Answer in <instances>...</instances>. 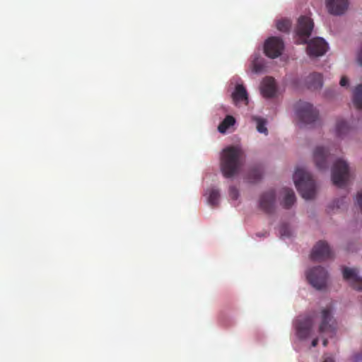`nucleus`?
I'll list each match as a JSON object with an SVG mask.
<instances>
[{"instance_id": "f257e3e1", "label": "nucleus", "mask_w": 362, "mask_h": 362, "mask_svg": "<svg viewBox=\"0 0 362 362\" xmlns=\"http://www.w3.org/2000/svg\"><path fill=\"white\" fill-rule=\"evenodd\" d=\"M244 152L238 146H228L223 150L221 158V170L224 177L235 175L244 161Z\"/></svg>"}, {"instance_id": "f03ea898", "label": "nucleus", "mask_w": 362, "mask_h": 362, "mask_svg": "<svg viewBox=\"0 0 362 362\" xmlns=\"http://www.w3.org/2000/svg\"><path fill=\"white\" fill-rule=\"evenodd\" d=\"M293 181L303 198L310 199L315 197L316 185L310 173L303 168H297L293 174Z\"/></svg>"}, {"instance_id": "7ed1b4c3", "label": "nucleus", "mask_w": 362, "mask_h": 362, "mask_svg": "<svg viewBox=\"0 0 362 362\" xmlns=\"http://www.w3.org/2000/svg\"><path fill=\"white\" fill-rule=\"evenodd\" d=\"M296 115L299 120L305 124H314L318 119L319 112L309 103L300 101L296 105Z\"/></svg>"}, {"instance_id": "20e7f679", "label": "nucleus", "mask_w": 362, "mask_h": 362, "mask_svg": "<svg viewBox=\"0 0 362 362\" xmlns=\"http://www.w3.org/2000/svg\"><path fill=\"white\" fill-rule=\"evenodd\" d=\"M349 179V165L342 160H337L332 168V180L334 185L341 187Z\"/></svg>"}, {"instance_id": "39448f33", "label": "nucleus", "mask_w": 362, "mask_h": 362, "mask_svg": "<svg viewBox=\"0 0 362 362\" xmlns=\"http://www.w3.org/2000/svg\"><path fill=\"white\" fill-rule=\"evenodd\" d=\"M307 279L316 289L321 290L326 287L327 272L322 267H315L307 272Z\"/></svg>"}, {"instance_id": "423d86ee", "label": "nucleus", "mask_w": 362, "mask_h": 362, "mask_svg": "<svg viewBox=\"0 0 362 362\" xmlns=\"http://www.w3.org/2000/svg\"><path fill=\"white\" fill-rule=\"evenodd\" d=\"M321 318L319 332L327 334L330 337H333L336 333L337 322L332 315L331 308H324L321 313Z\"/></svg>"}, {"instance_id": "0eeeda50", "label": "nucleus", "mask_w": 362, "mask_h": 362, "mask_svg": "<svg viewBox=\"0 0 362 362\" xmlns=\"http://www.w3.org/2000/svg\"><path fill=\"white\" fill-rule=\"evenodd\" d=\"M284 48V44L280 37H271L266 40L264 51L268 57L275 59L281 54Z\"/></svg>"}, {"instance_id": "6e6552de", "label": "nucleus", "mask_w": 362, "mask_h": 362, "mask_svg": "<svg viewBox=\"0 0 362 362\" xmlns=\"http://www.w3.org/2000/svg\"><path fill=\"white\" fill-rule=\"evenodd\" d=\"M334 256L329 245L326 241L320 240L313 247L310 258L313 261H323L332 258Z\"/></svg>"}, {"instance_id": "1a4fd4ad", "label": "nucleus", "mask_w": 362, "mask_h": 362, "mask_svg": "<svg viewBox=\"0 0 362 362\" xmlns=\"http://www.w3.org/2000/svg\"><path fill=\"white\" fill-rule=\"evenodd\" d=\"M313 26L314 23L309 17L300 16L298 18L296 33L303 43L307 42V39L310 36Z\"/></svg>"}, {"instance_id": "9d476101", "label": "nucleus", "mask_w": 362, "mask_h": 362, "mask_svg": "<svg viewBox=\"0 0 362 362\" xmlns=\"http://www.w3.org/2000/svg\"><path fill=\"white\" fill-rule=\"evenodd\" d=\"M332 158V155L327 149L322 146H317L313 152V160L316 167L320 170L328 168V164Z\"/></svg>"}, {"instance_id": "9b49d317", "label": "nucleus", "mask_w": 362, "mask_h": 362, "mask_svg": "<svg viewBox=\"0 0 362 362\" xmlns=\"http://www.w3.org/2000/svg\"><path fill=\"white\" fill-rule=\"evenodd\" d=\"M328 45L322 37H316L308 42L307 52L310 57H320L327 51Z\"/></svg>"}, {"instance_id": "f8f14e48", "label": "nucleus", "mask_w": 362, "mask_h": 362, "mask_svg": "<svg viewBox=\"0 0 362 362\" xmlns=\"http://www.w3.org/2000/svg\"><path fill=\"white\" fill-rule=\"evenodd\" d=\"M313 320L310 316L298 319L296 322V334L298 338L304 339L311 335Z\"/></svg>"}, {"instance_id": "ddd939ff", "label": "nucleus", "mask_w": 362, "mask_h": 362, "mask_svg": "<svg viewBox=\"0 0 362 362\" xmlns=\"http://www.w3.org/2000/svg\"><path fill=\"white\" fill-rule=\"evenodd\" d=\"M343 277L350 283L353 288L362 291V278L358 276L356 269L344 267Z\"/></svg>"}, {"instance_id": "4468645a", "label": "nucleus", "mask_w": 362, "mask_h": 362, "mask_svg": "<svg viewBox=\"0 0 362 362\" xmlns=\"http://www.w3.org/2000/svg\"><path fill=\"white\" fill-rule=\"evenodd\" d=\"M276 194L274 190L264 192L260 197L259 206L267 214H272L274 210Z\"/></svg>"}, {"instance_id": "2eb2a0df", "label": "nucleus", "mask_w": 362, "mask_h": 362, "mask_svg": "<svg viewBox=\"0 0 362 362\" xmlns=\"http://www.w3.org/2000/svg\"><path fill=\"white\" fill-rule=\"evenodd\" d=\"M329 12L333 15H341L347 9L349 0H326Z\"/></svg>"}, {"instance_id": "dca6fc26", "label": "nucleus", "mask_w": 362, "mask_h": 362, "mask_svg": "<svg viewBox=\"0 0 362 362\" xmlns=\"http://www.w3.org/2000/svg\"><path fill=\"white\" fill-rule=\"evenodd\" d=\"M261 93L267 98H273L276 93L275 81L272 77H266L261 84Z\"/></svg>"}, {"instance_id": "f3484780", "label": "nucleus", "mask_w": 362, "mask_h": 362, "mask_svg": "<svg viewBox=\"0 0 362 362\" xmlns=\"http://www.w3.org/2000/svg\"><path fill=\"white\" fill-rule=\"evenodd\" d=\"M232 98L236 105L240 102H243L245 105L248 104L247 92L243 85L238 84L235 86L234 92L232 93Z\"/></svg>"}, {"instance_id": "a211bd4d", "label": "nucleus", "mask_w": 362, "mask_h": 362, "mask_svg": "<svg viewBox=\"0 0 362 362\" xmlns=\"http://www.w3.org/2000/svg\"><path fill=\"white\" fill-rule=\"evenodd\" d=\"M306 83L309 89H320L322 86V76L317 73L311 74L308 76Z\"/></svg>"}, {"instance_id": "6ab92c4d", "label": "nucleus", "mask_w": 362, "mask_h": 362, "mask_svg": "<svg viewBox=\"0 0 362 362\" xmlns=\"http://www.w3.org/2000/svg\"><path fill=\"white\" fill-rule=\"evenodd\" d=\"M264 59L260 57L259 54L253 55V59L251 62V69L254 73L259 74L264 69Z\"/></svg>"}, {"instance_id": "aec40b11", "label": "nucleus", "mask_w": 362, "mask_h": 362, "mask_svg": "<svg viewBox=\"0 0 362 362\" xmlns=\"http://www.w3.org/2000/svg\"><path fill=\"white\" fill-rule=\"evenodd\" d=\"M284 193L283 206L286 209H289L296 202L295 193L292 189L289 188H284Z\"/></svg>"}, {"instance_id": "412c9836", "label": "nucleus", "mask_w": 362, "mask_h": 362, "mask_svg": "<svg viewBox=\"0 0 362 362\" xmlns=\"http://www.w3.org/2000/svg\"><path fill=\"white\" fill-rule=\"evenodd\" d=\"M353 102L357 109L362 110V84L356 87L354 92Z\"/></svg>"}, {"instance_id": "4be33fe9", "label": "nucleus", "mask_w": 362, "mask_h": 362, "mask_svg": "<svg viewBox=\"0 0 362 362\" xmlns=\"http://www.w3.org/2000/svg\"><path fill=\"white\" fill-rule=\"evenodd\" d=\"M252 119L256 122V128L259 133L264 134L265 135L268 134V129L266 127L267 121L265 119L253 116Z\"/></svg>"}, {"instance_id": "5701e85b", "label": "nucleus", "mask_w": 362, "mask_h": 362, "mask_svg": "<svg viewBox=\"0 0 362 362\" xmlns=\"http://www.w3.org/2000/svg\"><path fill=\"white\" fill-rule=\"evenodd\" d=\"M235 120L233 116H226L218 127L219 132L225 133L230 127L233 126L235 124Z\"/></svg>"}, {"instance_id": "b1692460", "label": "nucleus", "mask_w": 362, "mask_h": 362, "mask_svg": "<svg viewBox=\"0 0 362 362\" xmlns=\"http://www.w3.org/2000/svg\"><path fill=\"white\" fill-rule=\"evenodd\" d=\"M262 176V171L260 168L255 167L252 168L248 173V180L250 182L259 181Z\"/></svg>"}, {"instance_id": "393cba45", "label": "nucleus", "mask_w": 362, "mask_h": 362, "mask_svg": "<svg viewBox=\"0 0 362 362\" xmlns=\"http://www.w3.org/2000/svg\"><path fill=\"white\" fill-rule=\"evenodd\" d=\"M220 194L218 189H211L209 191L208 202L211 206H216L218 204Z\"/></svg>"}, {"instance_id": "a878e982", "label": "nucleus", "mask_w": 362, "mask_h": 362, "mask_svg": "<svg viewBox=\"0 0 362 362\" xmlns=\"http://www.w3.org/2000/svg\"><path fill=\"white\" fill-rule=\"evenodd\" d=\"M348 129V125L344 120H339L336 124V132L339 136L345 134Z\"/></svg>"}, {"instance_id": "bb28decb", "label": "nucleus", "mask_w": 362, "mask_h": 362, "mask_svg": "<svg viewBox=\"0 0 362 362\" xmlns=\"http://www.w3.org/2000/svg\"><path fill=\"white\" fill-rule=\"evenodd\" d=\"M291 27V23L288 20H280L276 23V28L281 32L288 31Z\"/></svg>"}, {"instance_id": "cd10ccee", "label": "nucleus", "mask_w": 362, "mask_h": 362, "mask_svg": "<svg viewBox=\"0 0 362 362\" xmlns=\"http://www.w3.org/2000/svg\"><path fill=\"white\" fill-rule=\"evenodd\" d=\"M229 196L230 197L233 199L236 200L238 199L239 197V192L238 189L234 186H230L229 188Z\"/></svg>"}, {"instance_id": "c85d7f7f", "label": "nucleus", "mask_w": 362, "mask_h": 362, "mask_svg": "<svg viewBox=\"0 0 362 362\" xmlns=\"http://www.w3.org/2000/svg\"><path fill=\"white\" fill-rule=\"evenodd\" d=\"M279 233L281 236L288 237L291 235L290 230H289L288 227L285 224L282 225L280 227Z\"/></svg>"}, {"instance_id": "c756f323", "label": "nucleus", "mask_w": 362, "mask_h": 362, "mask_svg": "<svg viewBox=\"0 0 362 362\" xmlns=\"http://www.w3.org/2000/svg\"><path fill=\"white\" fill-rule=\"evenodd\" d=\"M356 203L359 206L361 211L362 213V191L358 192L356 195Z\"/></svg>"}, {"instance_id": "7c9ffc66", "label": "nucleus", "mask_w": 362, "mask_h": 362, "mask_svg": "<svg viewBox=\"0 0 362 362\" xmlns=\"http://www.w3.org/2000/svg\"><path fill=\"white\" fill-rule=\"evenodd\" d=\"M349 83V80L348 78L346 77V76H342L341 80H340V82H339V84L341 86H347Z\"/></svg>"}, {"instance_id": "2f4dec72", "label": "nucleus", "mask_w": 362, "mask_h": 362, "mask_svg": "<svg viewBox=\"0 0 362 362\" xmlns=\"http://www.w3.org/2000/svg\"><path fill=\"white\" fill-rule=\"evenodd\" d=\"M357 60H358L359 64L362 66V45H361V49L358 53Z\"/></svg>"}, {"instance_id": "473e14b6", "label": "nucleus", "mask_w": 362, "mask_h": 362, "mask_svg": "<svg viewBox=\"0 0 362 362\" xmlns=\"http://www.w3.org/2000/svg\"><path fill=\"white\" fill-rule=\"evenodd\" d=\"M323 362H334V359H333L332 357L328 356V357H326V358H325V360L323 361Z\"/></svg>"}, {"instance_id": "72a5a7b5", "label": "nucleus", "mask_w": 362, "mask_h": 362, "mask_svg": "<svg viewBox=\"0 0 362 362\" xmlns=\"http://www.w3.org/2000/svg\"><path fill=\"white\" fill-rule=\"evenodd\" d=\"M317 343H318V339L317 338H315L314 339L313 341H312V346L313 347L316 346L317 345Z\"/></svg>"}, {"instance_id": "f704fd0d", "label": "nucleus", "mask_w": 362, "mask_h": 362, "mask_svg": "<svg viewBox=\"0 0 362 362\" xmlns=\"http://www.w3.org/2000/svg\"><path fill=\"white\" fill-rule=\"evenodd\" d=\"M328 341L327 339H323L322 340V344L324 346H326L327 345Z\"/></svg>"}, {"instance_id": "c9c22d12", "label": "nucleus", "mask_w": 362, "mask_h": 362, "mask_svg": "<svg viewBox=\"0 0 362 362\" xmlns=\"http://www.w3.org/2000/svg\"><path fill=\"white\" fill-rule=\"evenodd\" d=\"M266 235H267V233H257V235L259 236V237L266 236Z\"/></svg>"}, {"instance_id": "e433bc0d", "label": "nucleus", "mask_w": 362, "mask_h": 362, "mask_svg": "<svg viewBox=\"0 0 362 362\" xmlns=\"http://www.w3.org/2000/svg\"><path fill=\"white\" fill-rule=\"evenodd\" d=\"M337 208H339V207H340V206H339L338 204H337Z\"/></svg>"}]
</instances>
